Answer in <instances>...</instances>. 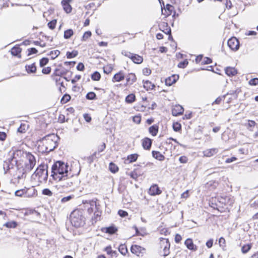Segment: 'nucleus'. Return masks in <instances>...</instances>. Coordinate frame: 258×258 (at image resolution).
<instances>
[{
  "label": "nucleus",
  "mask_w": 258,
  "mask_h": 258,
  "mask_svg": "<svg viewBox=\"0 0 258 258\" xmlns=\"http://www.w3.org/2000/svg\"><path fill=\"white\" fill-rule=\"evenodd\" d=\"M56 24V20H53L51 21L50 22H49L48 23L47 25L50 29L53 30L55 28Z\"/></svg>",
  "instance_id": "09e8293b"
},
{
  "label": "nucleus",
  "mask_w": 258,
  "mask_h": 258,
  "mask_svg": "<svg viewBox=\"0 0 258 258\" xmlns=\"http://www.w3.org/2000/svg\"><path fill=\"white\" fill-rule=\"evenodd\" d=\"M241 92L240 88H237L235 90H231L228 92L226 95H232L233 99H237L238 94Z\"/></svg>",
  "instance_id": "bb28decb"
},
{
  "label": "nucleus",
  "mask_w": 258,
  "mask_h": 258,
  "mask_svg": "<svg viewBox=\"0 0 258 258\" xmlns=\"http://www.w3.org/2000/svg\"><path fill=\"white\" fill-rule=\"evenodd\" d=\"M118 214L121 217H125L128 215L127 212L123 211L122 210H119L118 211Z\"/></svg>",
  "instance_id": "13d9d810"
},
{
  "label": "nucleus",
  "mask_w": 258,
  "mask_h": 258,
  "mask_svg": "<svg viewBox=\"0 0 258 258\" xmlns=\"http://www.w3.org/2000/svg\"><path fill=\"white\" fill-rule=\"evenodd\" d=\"M8 228H15L16 227V222H8L4 224Z\"/></svg>",
  "instance_id": "de8ad7c7"
},
{
  "label": "nucleus",
  "mask_w": 258,
  "mask_h": 258,
  "mask_svg": "<svg viewBox=\"0 0 258 258\" xmlns=\"http://www.w3.org/2000/svg\"><path fill=\"white\" fill-rule=\"evenodd\" d=\"M77 69L78 71H82L84 69V65L83 63L80 62L78 63V66H77Z\"/></svg>",
  "instance_id": "338daca9"
},
{
  "label": "nucleus",
  "mask_w": 258,
  "mask_h": 258,
  "mask_svg": "<svg viewBox=\"0 0 258 258\" xmlns=\"http://www.w3.org/2000/svg\"><path fill=\"white\" fill-rule=\"evenodd\" d=\"M174 8L173 7L170 5V4H167L166 5V8L165 9V11H168L167 12V14H166V16H169L170 15H171V13H172V12Z\"/></svg>",
  "instance_id": "ea45409f"
},
{
  "label": "nucleus",
  "mask_w": 258,
  "mask_h": 258,
  "mask_svg": "<svg viewBox=\"0 0 258 258\" xmlns=\"http://www.w3.org/2000/svg\"><path fill=\"white\" fill-rule=\"evenodd\" d=\"M138 157V155L137 154H131L127 157L126 160L128 161L129 163H132L137 160Z\"/></svg>",
  "instance_id": "2f4dec72"
},
{
  "label": "nucleus",
  "mask_w": 258,
  "mask_h": 258,
  "mask_svg": "<svg viewBox=\"0 0 258 258\" xmlns=\"http://www.w3.org/2000/svg\"><path fill=\"white\" fill-rule=\"evenodd\" d=\"M25 69L28 74L35 73L37 70L35 63L26 65Z\"/></svg>",
  "instance_id": "393cba45"
},
{
  "label": "nucleus",
  "mask_w": 258,
  "mask_h": 258,
  "mask_svg": "<svg viewBox=\"0 0 258 258\" xmlns=\"http://www.w3.org/2000/svg\"><path fill=\"white\" fill-rule=\"evenodd\" d=\"M70 220L74 227L83 226L85 224V218L83 215V211L79 209L74 210L70 215Z\"/></svg>",
  "instance_id": "39448f33"
},
{
  "label": "nucleus",
  "mask_w": 258,
  "mask_h": 258,
  "mask_svg": "<svg viewBox=\"0 0 258 258\" xmlns=\"http://www.w3.org/2000/svg\"><path fill=\"white\" fill-rule=\"evenodd\" d=\"M133 120L134 122L139 124L141 122V118L139 116H135L133 117Z\"/></svg>",
  "instance_id": "69168bd1"
},
{
  "label": "nucleus",
  "mask_w": 258,
  "mask_h": 258,
  "mask_svg": "<svg viewBox=\"0 0 258 258\" xmlns=\"http://www.w3.org/2000/svg\"><path fill=\"white\" fill-rule=\"evenodd\" d=\"M225 74L229 77L234 76L237 73V70L234 68L230 67H226L225 69Z\"/></svg>",
  "instance_id": "4be33fe9"
},
{
  "label": "nucleus",
  "mask_w": 258,
  "mask_h": 258,
  "mask_svg": "<svg viewBox=\"0 0 258 258\" xmlns=\"http://www.w3.org/2000/svg\"><path fill=\"white\" fill-rule=\"evenodd\" d=\"M105 251L108 254L113 255V254H116V251H113L111 249V247L110 246H108L105 248Z\"/></svg>",
  "instance_id": "49530a36"
},
{
  "label": "nucleus",
  "mask_w": 258,
  "mask_h": 258,
  "mask_svg": "<svg viewBox=\"0 0 258 258\" xmlns=\"http://www.w3.org/2000/svg\"><path fill=\"white\" fill-rule=\"evenodd\" d=\"M101 231L109 234H113L117 231V228L114 225H112L108 227L102 228Z\"/></svg>",
  "instance_id": "f3484780"
},
{
  "label": "nucleus",
  "mask_w": 258,
  "mask_h": 258,
  "mask_svg": "<svg viewBox=\"0 0 258 258\" xmlns=\"http://www.w3.org/2000/svg\"><path fill=\"white\" fill-rule=\"evenodd\" d=\"M179 161L181 163H186L187 162V158L184 156H181L179 159Z\"/></svg>",
  "instance_id": "0e129e2a"
},
{
  "label": "nucleus",
  "mask_w": 258,
  "mask_h": 258,
  "mask_svg": "<svg viewBox=\"0 0 258 258\" xmlns=\"http://www.w3.org/2000/svg\"><path fill=\"white\" fill-rule=\"evenodd\" d=\"M145 249L140 245H132L131 248V251L133 253H134L137 255H139L141 253H143Z\"/></svg>",
  "instance_id": "ddd939ff"
},
{
  "label": "nucleus",
  "mask_w": 258,
  "mask_h": 258,
  "mask_svg": "<svg viewBox=\"0 0 258 258\" xmlns=\"http://www.w3.org/2000/svg\"><path fill=\"white\" fill-rule=\"evenodd\" d=\"M135 95L133 94L128 95L125 98V101L127 103H131L135 100Z\"/></svg>",
  "instance_id": "72a5a7b5"
},
{
  "label": "nucleus",
  "mask_w": 258,
  "mask_h": 258,
  "mask_svg": "<svg viewBox=\"0 0 258 258\" xmlns=\"http://www.w3.org/2000/svg\"><path fill=\"white\" fill-rule=\"evenodd\" d=\"M109 170L113 173L117 172L118 170V166L112 162L109 163Z\"/></svg>",
  "instance_id": "473e14b6"
},
{
  "label": "nucleus",
  "mask_w": 258,
  "mask_h": 258,
  "mask_svg": "<svg viewBox=\"0 0 258 258\" xmlns=\"http://www.w3.org/2000/svg\"><path fill=\"white\" fill-rule=\"evenodd\" d=\"M184 244L187 248L189 250L196 251L197 249V246L194 244L192 239L190 238L187 239L185 241Z\"/></svg>",
  "instance_id": "6ab92c4d"
},
{
  "label": "nucleus",
  "mask_w": 258,
  "mask_h": 258,
  "mask_svg": "<svg viewBox=\"0 0 258 258\" xmlns=\"http://www.w3.org/2000/svg\"><path fill=\"white\" fill-rule=\"evenodd\" d=\"M251 246L250 244H247L244 245L241 247V251L243 253H246L251 249Z\"/></svg>",
  "instance_id": "a19ab883"
},
{
  "label": "nucleus",
  "mask_w": 258,
  "mask_h": 258,
  "mask_svg": "<svg viewBox=\"0 0 258 258\" xmlns=\"http://www.w3.org/2000/svg\"><path fill=\"white\" fill-rule=\"evenodd\" d=\"M72 0H62L61 1V5L63 7L64 11L67 13H70L72 11V8L71 6L70 5V3Z\"/></svg>",
  "instance_id": "2eb2a0df"
},
{
  "label": "nucleus",
  "mask_w": 258,
  "mask_h": 258,
  "mask_svg": "<svg viewBox=\"0 0 258 258\" xmlns=\"http://www.w3.org/2000/svg\"><path fill=\"white\" fill-rule=\"evenodd\" d=\"M42 194L48 196H51L52 195V192L49 189L45 188L42 190Z\"/></svg>",
  "instance_id": "5fc2aeb1"
},
{
  "label": "nucleus",
  "mask_w": 258,
  "mask_h": 258,
  "mask_svg": "<svg viewBox=\"0 0 258 258\" xmlns=\"http://www.w3.org/2000/svg\"><path fill=\"white\" fill-rule=\"evenodd\" d=\"M17 197H22L29 198L35 195V189L33 187L26 188L25 187L24 189H17Z\"/></svg>",
  "instance_id": "0eeeda50"
},
{
  "label": "nucleus",
  "mask_w": 258,
  "mask_h": 258,
  "mask_svg": "<svg viewBox=\"0 0 258 258\" xmlns=\"http://www.w3.org/2000/svg\"><path fill=\"white\" fill-rule=\"evenodd\" d=\"M184 111V109L182 106L178 104L176 105L172 109V114L173 116H178L181 114Z\"/></svg>",
  "instance_id": "f8f14e48"
},
{
  "label": "nucleus",
  "mask_w": 258,
  "mask_h": 258,
  "mask_svg": "<svg viewBox=\"0 0 258 258\" xmlns=\"http://www.w3.org/2000/svg\"><path fill=\"white\" fill-rule=\"evenodd\" d=\"M14 155L15 151L13 152V157L4 162V170H7L5 171V173H6L8 171H10V170L13 169L14 166L16 165V160L15 159Z\"/></svg>",
  "instance_id": "6e6552de"
},
{
  "label": "nucleus",
  "mask_w": 258,
  "mask_h": 258,
  "mask_svg": "<svg viewBox=\"0 0 258 258\" xmlns=\"http://www.w3.org/2000/svg\"><path fill=\"white\" fill-rule=\"evenodd\" d=\"M144 87L147 90H152L155 87V85L150 81H146L144 82Z\"/></svg>",
  "instance_id": "c756f323"
},
{
  "label": "nucleus",
  "mask_w": 258,
  "mask_h": 258,
  "mask_svg": "<svg viewBox=\"0 0 258 258\" xmlns=\"http://www.w3.org/2000/svg\"><path fill=\"white\" fill-rule=\"evenodd\" d=\"M51 72L50 67H46L42 69V73L44 74H49Z\"/></svg>",
  "instance_id": "bf43d9fd"
},
{
  "label": "nucleus",
  "mask_w": 258,
  "mask_h": 258,
  "mask_svg": "<svg viewBox=\"0 0 258 258\" xmlns=\"http://www.w3.org/2000/svg\"><path fill=\"white\" fill-rule=\"evenodd\" d=\"M65 74L66 72L64 71L60 70L58 69H56L53 73V74L57 77H60Z\"/></svg>",
  "instance_id": "c03bdc74"
},
{
  "label": "nucleus",
  "mask_w": 258,
  "mask_h": 258,
  "mask_svg": "<svg viewBox=\"0 0 258 258\" xmlns=\"http://www.w3.org/2000/svg\"><path fill=\"white\" fill-rule=\"evenodd\" d=\"M28 51V55H30L31 54H36L37 53L38 51L35 48H31L27 50Z\"/></svg>",
  "instance_id": "6e6d98bb"
},
{
  "label": "nucleus",
  "mask_w": 258,
  "mask_h": 258,
  "mask_svg": "<svg viewBox=\"0 0 258 258\" xmlns=\"http://www.w3.org/2000/svg\"><path fill=\"white\" fill-rule=\"evenodd\" d=\"M124 79V75L122 71L115 74L113 77L112 81L113 82H120Z\"/></svg>",
  "instance_id": "b1692460"
},
{
  "label": "nucleus",
  "mask_w": 258,
  "mask_h": 258,
  "mask_svg": "<svg viewBox=\"0 0 258 258\" xmlns=\"http://www.w3.org/2000/svg\"><path fill=\"white\" fill-rule=\"evenodd\" d=\"M24 214L26 215H32V217L36 219L40 217V213L34 210H24Z\"/></svg>",
  "instance_id": "a211bd4d"
},
{
  "label": "nucleus",
  "mask_w": 258,
  "mask_h": 258,
  "mask_svg": "<svg viewBox=\"0 0 258 258\" xmlns=\"http://www.w3.org/2000/svg\"><path fill=\"white\" fill-rule=\"evenodd\" d=\"M212 60L210 58L206 57L204 58V59L202 62V64H210L212 62Z\"/></svg>",
  "instance_id": "052dcab7"
},
{
  "label": "nucleus",
  "mask_w": 258,
  "mask_h": 258,
  "mask_svg": "<svg viewBox=\"0 0 258 258\" xmlns=\"http://www.w3.org/2000/svg\"><path fill=\"white\" fill-rule=\"evenodd\" d=\"M188 63V61L186 59L178 63V67L179 68H185L187 66Z\"/></svg>",
  "instance_id": "8fccbe9b"
},
{
  "label": "nucleus",
  "mask_w": 258,
  "mask_h": 258,
  "mask_svg": "<svg viewBox=\"0 0 258 258\" xmlns=\"http://www.w3.org/2000/svg\"><path fill=\"white\" fill-rule=\"evenodd\" d=\"M78 54V52L77 50H73L72 52H67L66 55L68 58H72L76 57Z\"/></svg>",
  "instance_id": "4c0bfd02"
},
{
  "label": "nucleus",
  "mask_w": 258,
  "mask_h": 258,
  "mask_svg": "<svg viewBox=\"0 0 258 258\" xmlns=\"http://www.w3.org/2000/svg\"><path fill=\"white\" fill-rule=\"evenodd\" d=\"M213 244V239H211L207 241L206 244V246L208 248H211L212 247Z\"/></svg>",
  "instance_id": "774afa93"
},
{
  "label": "nucleus",
  "mask_w": 258,
  "mask_h": 258,
  "mask_svg": "<svg viewBox=\"0 0 258 258\" xmlns=\"http://www.w3.org/2000/svg\"><path fill=\"white\" fill-rule=\"evenodd\" d=\"M249 84L250 85L255 86L258 85V78H253L249 81Z\"/></svg>",
  "instance_id": "4d7b16f0"
},
{
  "label": "nucleus",
  "mask_w": 258,
  "mask_h": 258,
  "mask_svg": "<svg viewBox=\"0 0 258 258\" xmlns=\"http://www.w3.org/2000/svg\"><path fill=\"white\" fill-rule=\"evenodd\" d=\"M101 75L98 72H95L91 75V79L93 81H99L100 79Z\"/></svg>",
  "instance_id": "e433bc0d"
},
{
  "label": "nucleus",
  "mask_w": 258,
  "mask_h": 258,
  "mask_svg": "<svg viewBox=\"0 0 258 258\" xmlns=\"http://www.w3.org/2000/svg\"><path fill=\"white\" fill-rule=\"evenodd\" d=\"M112 68L111 66H107L106 67L103 68L104 73L108 74L111 72Z\"/></svg>",
  "instance_id": "864d4df0"
},
{
  "label": "nucleus",
  "mask_w": 258,
  "mask_h": 258,
  "mask_svg": "<svg viewBox=\"0 0 258 258\" xmlns=\"http://www.w3.org/2000/svg\"><path fill=\"white\" fill-rule=\"evenodd\" d=\"M179 79V76L177 75H173L165 80V84L167 86H171L175 83Z\"/></svg>",
  "instance_id": "dca6fc26"
},
{
  "label": "nucleus",
  "mask_w": 258,
  "mask_h": 258,
  "mask_svg": "<svg viewBox=\"0 0 258 258\" xmlns=\"http://www.w3.org/2000/svg\"><path fill=\"white\" fill-rule=\"evenodd\" d=\"M225 97H226V95L218 97V98H216V99L213 103V104L214 103H215L217 104H219L221 103V101L224 99Z\"/></svg>",
  "instance_id": "3c124183"
},
{
  "label": "nucleus",
  "mask_w": 258,
  "mask_h": 258,
  "mask_svg": "<svg viewBox=\"0 0 258 258\" xmlns=\"http://www.w3.org/2000/svg\"><path fill=\"white\" fill-rule=\"evenodd\" d=\"M158 128L159 127L157 125H153L149 127V132L153 136H156L158 132Z\"/></svg>",
  "instance_id": "c85d7f7f"
},
{
  "label": "nucleus",
  "mask_w": 258,
  "mask_h": 258,
  "mask_svg": "<svg viewBox=\"0 0 258 258\" xmlns=\"http://www.w3.org/2000/svg\"><path fill=\"white\" fill-rule=\"evenodd\" d=\"M68 166L64 162L58 161L51 167V176L54 180H61L63 177L71 176L73 175L68 172Z\"/></svg>",
  "instance_id": "7ed1b4c3"
},
{
  "label": "nucleus",
  "mask_w": 258,
  "mask_h": 258,
  "mask_svg": "<svg viewBox=\"0 0 258 258\" xmlns=\"http://www.w3.org/2000/svg\"><path fill=\"white\" fill-rule=\"evenodd\" d=\"M86 98L88 100H94L96 99V95L94 92H90L87 94Z\"/></svg>",
  "instance_id": "58836bf2"
},
{
  "label": "nucleus",
  "mask_w": 258,
  "mask_h": 258,
  "mask_svg": "<svg viewBox=\"0 0 258 258\" xmlns=\"http://www.w3.org/2000/svg\"><path fill=\"white\" fill-rule=\"evenodd\" d=\"M143 73L145 76H149L151 73V70L148 68H144L143 70Z\"/></svg>",
  "instance_id": "680f3d73"
},
{
  "label": "nucleus",
  "mask_w": 258,
  "mask_h": 258,
  "mask_svg": "<svg viewBox=\"0 0 258 258\" xmlns=\"http://www.w3.org/2000/svg\"><path fill=\"white\" fill-rule=\"evenodd\" d=\"M161 247H163V253L164 256L168 255L169 252L170 243L168 239L163 238L160 241Z\"/></svg>",
  "instance_id": "9b49d317"
},
{
  "label": "nucleus",
  "mask_w": 258,
  "mask_h": 258,
  "mask_svg": "<svg viewBox=\"0 0 258 258\" xmlns=\"http://www.w3.org/2000/svg\"><path fill=\"white\" fill-rule=\"evenodd\" d=\"M73 197V196H69L67 197H63V198L61 199V201L62 203L67 202L71 200Z\"/></svg>",
  "instance_id": "e2e57ef3"
},
{
  "label": "nucleus",
  "mask_w": 258,
  "mask_h": 258,
  "mask_svg": "<svg viewBox=\"0 0 258 258\" xmlns=\"http://www.w3.org/2000/svg\"><path fill=\"white\" fill-rule=\"evenodd\" d=\"M58 137L54 134L46 135L38 140L37 149L42 154H48L53 151L58 146Z\"/></svg>",
  "instance_id": "f03ea898"
},
{
  "label": "nucleus",
  "mask_w": 258,
  "mask_h": 258,
  "mask_svg": "<svg viewBox=\"0 0 258 258\" xmlns=\"http://www.w3.org/2000/svg\"><path fill=\"white\" fill-rule=\"evenodd\" d=\"M72 177L71 176L63 177L61 180H58L59 181V184L56 185L58 189L61 191L72 187L74 186Z\"/></svg>",
  "instance_id": "423d86ee"
},
{
  "label": "nucleus",
  "mask_w": 258,
  "mask_h": 258,
  "mask_svg": "<svg viewBox=\"0 0 258 258\" xmlns=\"http://www.w3.org/2000/svg\"><path fill=\"white\" fill-rule=\"evenodd\" d=\"M29 124L27 122H22L20 124V126L17 128V132L20 133H24L29 128Z\"/></svg>",
  "instance_id": "aec40b11"
},
{
  "label": "nucleus",
  "mask_w": 258,
  "mask_h": 258,
  "mask_svg": "<svg viewBox=\"0 0 258 258\" xmlns=\"http://www.w3.org/2000/svg\"><path fill=\"white\" fill-rule=\"evenodd\" d=\"M218 151L217 148H212L207 149L203 152L204 155L206 157H210L216 154Z\"/></svg>",
  "instance_id": "412c9836"
},
{
  "label": "nucleus",
  "mask_w": 258,
  "mask_h": 258,
  "mask_svg": "<svg viewBox=\"0 0 258 258\" xmlns=\"http://www.w3.org/2000/svg\"><path fill=\"white\" fill-rule=\"evenodd\" d=\"M152 154L154 158L160 161H163L165 159V157L158 151H153Z\"/></svg>",
  "instance_id": "cd10ccee"
},
{
  "label": "nucleus",
  "mask_w": 258,
  "mask_h": 258,
  "mask_svg": "<svg viewBox=\"0 0 258 258\" xmlns=\"http://www.w3.org/2000/svg\"><path fill=\"white\" fill-rule=\"evenodd\" d=\"M71 99V96L70 95L66 94H64L61 99V103H66L69 101Z\"/></svg>",
  "instance_id": "79ce46f5"
},
{
  "label": "nucleus",
  "mask_w": 258,
  "mask_h": 258,
  "mask_svg": "<svg viewBox=\"0 0 258 258\" xmlns=\"http://www.w3.org/2000/svg\"><path fill=\"white\" fill-rule=\"evenodd\" d=\"M47 168L48 166L47 164L44 163L41 164L38 166L32 175V177L34 179L37 180L40 183L46 181L48 177Z\"/></svg>",
  "instance_id": "20e7f679"
},
{
  "label": "nucleus",
  "mask_w": 258,
  "mask_h": 258,
  "mask_svg": "<svg viewBox=\"0 0 258 258\" xmlns=\"http://www.w3.org/2000/svg\"><path fill=\"white\" fill-rule=\"evenodd\" d=\"M118 250L123 255H125L127 252L126 246L124 244H120L118 247Z\"/></svg>",
  "instance_id": "f704fd0d"
},
{
  "label": "nucleus",
  "mask_w": 258,
  "mask_h": 258,
  "mask_svg": "<svg viewBox=\"0 0 258 258\" xmlns=\"http://www.w3.org/2000/svg\"><path fill=\"white\" fill-rule=\"evenodd\" d=\"M126 83L130 85L133 84L136 82L137 78L136 75L133 73L129 74L126 76Z\"/></svg>",
  "instance_id": "a878e982"
},
{
  "label": "nucleus",
  "mask_w": 258,
  "mask_h": 258,
  "mask_svg": "<svg viewBox=\"0 0 258 258\" xmlns=\"http://www.w3.org/2000/svg\"><path fill=\"white\" fill-rule=\"evenodd\" d=\"M149 192L151 196H155L161 194L162 191L157 184H153L150 187Z\"/></svg>",
  "instance_id": "4468645a"
},
{
  "label": "nucleus",
  "mask_w": 258,
  "mask_h": 258,
  "mask_svg": "<svg viewBox=\"0 0 258 258\" xmlns=\"http://www.w3.org/2000/svg\"><path fill=\"white\" fill-rule=\"evenodd\" d=\"M17 179L24 181L27 173L36 165L34 156L24 150L17 149ZM18 181L17 182H19Z\"/></svg>",
  "instance_id": "f257e3e1"
},
{
  "label": "nucleus",
  "mask_w": 258,
  "mask_h": 258,
  "mask_svg": "<svg viewBox=\"0 0 258 258\" xmlns=\"http://www.w3.org/2000/svg\"><path fill=\"white\" fill-rule=\"evenodd\" d=\"M48 58L46 57H43L40 60L39 64L41 67H43L48 62Z\"/></svg>",
  "instance_id": "a18cd8bd"
},
{
  "label": "nucleus",
  "mask_w": 258,
  "mask_h": 258,
  "mask_svg": "<svg viewBox=\"0 0 258 258\" xmlns=\"http://www.w3.org/2000/svg\"><path fill=\"white\" fill-rule=\"evenodd\" d=\"M74 34V31L72 29H69L64 32L63 37L65 39L70 38Z\"/></svg>",
  "instance_id": "7c9ffc66"
},
{
  "label": "nucleus",
  "mask_w": 258,
  "mask_h": 258,
  "mask_svg": "<svg viewBox=\"0 0 258 258\" xmlns=\"http://www.w3.org/2000/svg\"><path fill=\"white\" fill-rule=\"evenodd\" d=\"M229 47L232 50H237L239 48V42L238 39L234 37L230 38L227 42Z\"/></svg>",
  "instance_id": "9d476101"
},
{
  "label": "nucleus",
  "mask_w": 258,
  "mask_h": 258,
  "mask_svg": "<svg viewBox=\"0 0 258 258\" xmlns=\"http://www.w3.org/2000/svg\"><path fill=\"white\" fill-rule=\"evenodd\" d=\"M172 127H173V130L175 132H179L181 130V124L177 122H174L173 123Z\"/></svg>",
  "instance_id": "37998d69"
},
{
  "label": "nucleus",
  "mask_w": 258,
  "mask_h": 258,
  "mask_svg": "<svg viewBox=\"0 0 258 258\" xmlns=\"http://www.w3.org/2000/svg\"><path fill=\"white\" fill-rule=\"evenodd\" d=\"M152 140L148 138H145L142 142V146L145 149L149 150L151 148L152 145Z\"/></svg>",
  "instance_id": "5701e85b"
},
{
  "label": "nucleus",
  "mask_w": 258,
  "mask_h": 258,
  "mask_svg": "<svg viewBox=\"0 0 258 258\" xmlns=\"http://www.w3.org/2000/svg\"><path fill=\"white\" fill-rule=\"evenodd\" d=\"M122 54L124 55V56L131 58V59L135 63L140 64L143 61V58L142 56L136 54L132 53L128 51H124L122 52Z\"/></svg>",
  "instance_id": "1a4fd4ad"
},
{
  "label": "nucleus",
  "mask_w": 258,
  "mask_h": 258,
  "mask_svg": "<svg viewBox=\"0 0 258 258\" xmlns=\"http://www.w3.org/2000/svg\"><path fill=\"white\" fill-rule=\"evenodd\" d=\"M91 36V32L90 31L85 32L82 37V40L86 41Z\"/></svg>",
  "instance_id": "603ef678"
},
{
  "label": "nucleus",
  "mask_w": 258,
  "mask_h": 258,
  "mask_svg": "<svg viewBox=\"0 0 258 258\" xmlns=\"http://www.w3.org/2000/svg\"><path fill=\"white\" fill-rule=\"evenodd\" d=\"M60 54V51L58 50H55L53 51H51L49 53V55H50L52 59H54L56 58L59 54Z\"/></svg>",
  "instance_id": "c9c22d12"
}]
</instances>
